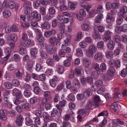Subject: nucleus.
I'll use <instances>...</instances> for the list:
<instances>
[{"instance_id":"obj_1","label":"nucleus","mask_w":127,"mask_h":127,"mask_svg":"<svg viewBox=\"0 0 127 127\" xmlns=\"http://www.w3.org/2000/svg\"><path fill=\"white\" fill-rule=\"evenodd\" d=\"M61 48L62 49L59 53V55L61 57H65L67 53L70 51V49L69 47H66L65 45H62Z\"/></svg>"},{"instance_id":"obj_2","label":"nucleus","mask_w":127,"mask_h":127,"mask_svg":"<svg viewBox=\"0 0 127 127\" xmlns=\"http://www.w3.org/2000/svg\"><path fill=\"white\" fill-rule=\"evenodd\" d=\"M31 3L29 1H26L23 4V7L25 8L24 12L26 15L30 14L31 11Z\"/></svg>"},{"instance_id":"obj_3","label":"nucleus","mask_w":127,"mask_h":127,"mask_svg":"<svg viewBox=\"0 0 127 127\" xmlns=\"http://www.w3.org/2000/svg\"><path fill=\"white\" fill-rule=\"evenodd\" d=\"M28 20H32L35 19L36 21H38L41 19V15L40 14H38L37 12H32L31 14V16L28 17Z\"/></svg>"},{"instance_id":"obj_4","label":"nucleus","mask_w":127,"mask_h":127,"mask_svg":"<svg viewBox=\"0 0 127 127\" xmlns=\"http://www.w3.org/2000/svg\"><path fill=\"white\" fill-rule=\"evenodd\" d=\"M46 50L48 53L53 54L56 51L55 47L53 45H49L47 46Z\"/></svg>"},{"instance_id":"obj_5","label":"nucleus","mask_w":127,"mask_h":127,"mask_svg":"<svg viewBox=\"0 0 127 127\" xmlns=\"http://www.w3.org/2000/svg\"><path fill=\"white\" fill-rule=\"evenodd\" d=\"M127 12V7L126 6L120 7V11L118 13V16L120 17H123L124 14Z\"/></svg>"},{"instance_id":"obj_6","label":"nucleus","mask_w":127,"mask_h":127,"mask_svg":"<svg viewBox=\"0 0 127 127\" xmlns=\"http://www.w3.org/2000/svg\"><path fill=\"white\" fill-rule=\"evenodd\" d=\"M50 43L53 44L54 45L57 46L60 43L59 41H58L56 37H50L49 39Z\"/></svg>"},{"instance_id":"obj_7","label":"nucleus","mask_w":127,"mask_h":127,"mask_svg":"<svg viewBox=\"0 0 127 127\" xmlns=\"http://www.w3.org/2000/svg\"><path fill=\"white\" fill-rule=\"evenodd\" d=\"M92 105L96 106H99L100 105V104L97 102H93V101L92 102L89 101L86 105V108L87 109H89L91 108Z\"/></svg>"},{"instance_id":"obj_8","label":"nucleus","mask_w":127,"mask_h":127,"mask_svg":"<svg viewBox=\"0 0 127 127\" xmlns=\"http://www.w3.org/2000/svg\"><path fill=\"white\" fill-rule=\"evenodd\" d=\"M110 64V66L107 71L108 75H110L111 77H112L114 75V73L115 72V70L114 67L113 66V63L111 62L109 63Z\"/></svg>"},{"instance_id":"obj_9","label":"nucleus","mask_w":127,"mask_h":127,"mask_svg":"<svg viewBox=\"0 0 127 127\" xmlns=\"http://www.w3.org/2000/svg\"><path fill=\"white\" fill-rule=\"evenodd\" d=\"M66 102V101L63 100L59 102V104H57L56 107L58 110L61 111H62L63 107L65 106Z\"/></svg>"},{"instance_id":"obj_10","label":"nucleus","mask_w":127,"mask_h":127,"mask_svg":"<svg viewBox=\"0 0 127 127\" xmlns=\"http://www.w3.org/2000/svg\"><path fill=\"white\" fill-rule=\"evenodd\" d=\"M56 31L54 29H52L49 31L46 32L44 33L45 37H49L51 35H54L56 33Z\"/></svg>"},{"instance_id":"obj_11","label":"nucleus","mask_w":127,"mask_h":127,"mask_svg":"<svg viewBox=\"0 0 127 127\" xmlns=\"http://www.w3.org/2000/svg\"><path fill=\"white\" fill-rule=\"evenodd\" d=\"M115 42L112 40L110 41L107 44V48L110 50H113L114 47Z\"/></svg>"},{"instance_id":"obj_12","label":"nucleus","mask_w":127,"mask_h":127,"mask_svg":"<svg viewBox=\"0 0 127 127\" xmlns=\"http://www.w3.org/2000/svg\"><path fill=\"white\" fill-rule=\"evenodd\" d=\"M30 53L32 58V59L36 58V54L37 53L36 49L35 48H32L31 49Z\"/></svg>"},{"instance_id":"obj_13","label":"nucleus","mask_w":127,"mask_h":127,"mask_svg":"<svg viewBox=\"0 0 127 127\" xmlns=\"http://www.w3.org/2000/svg\"><path fill=\"white\" fill-rule=\"evenodd\" d=\"M57 78L56 76H54L53 77V78L49 81L50 86L53 87H55L57 83Z\"/></svg>"},{"instance_id":"obj_14","label":"nucleus","mask_w":127,"mask_h":127,"mask_svg":"<svg viewBox=\"0 0 127 127\" xmlns=\"http://www.w3.org/2000/svg\"><path fill=\"white\" fill-rule=\"evenodd\" d=\"M120 106V105L117 104L116 102H114L111 106L110 108L115 112H117L119 110V107Z\"/></svg>"},{"instance_id":"obj_15","label":"nucleus","mask_w":127,"mask_h":127,"mask_svg":"<svg viewBox=\"0 0 127 127\" xmlns=\"http://www.w3.org/2000/svg\"><path fill=\"white\" fill-rule=\"evenodd\" d=\"M102 58V53H100L97 52L95 55V59L97 60L100 61L101 60Z\"/></svg>"},{"instance_id":"obj_16","label":"nucleus","mask_w":127,"mask_h":127,"mask_svg":"<svg viewBox=\"0 0 127 127\" xmlns=\"http://www.w3.org/2000/svg\"><path fill=\"white\" fill-rule=\"evenodd\" d=\"M25 124L28 126H31L32 125V119L29 117L25 118Z\"/></svg>"},{"instance_id":"obj_17","label":"nucleus","mask_w":127,"mask_h":127,"mask_svg":"<svg viewBox=\"0 0 127 127\" xmlns=\"http://www.w3.org/2000/svg\"><path fill=\"white\" fill-rule=\"evenodd\" d=\"M83 65L85 67H89L91 64L90 60L87 58L83 59Z\"/></svg>"},{"instance_id":"obj_18","label":"nucleus","mask_w":127,"mask_h":127,"mask_svg":"<svg viewBox=\"0 0 127 127\" xmlns=\"http://www.w3.org/2000/svg\"><path fill=\"white\" fill-rule=\"evenodd\" d=\"M73 85L75 88H79L80 87V84L78 80L76 79H74L73 81Z\"/></svg>"},{"instance_id":"obj_19","label":"nucleus","mask_w":127,"mask_h":127,"mask_svg":"<svg viewBox=\"0 0 127 127\" xmlns=\"http://www.w3.org/2000/svg\"><path fill=\"white\" fill-rule=\"evenodd\" d=\"M43 116L44 119H46L48 122L50 121L51 120V118L47 113L44 112L43 114Z\"/></svg>"},{"instance_id":"obj_20","label":"nucleus","mask_w":127,"mask_h":127,"mask_svg":"<svg viewBox=\"0 0 127 127\" xmlns=\"http://www.w3.org/2000/svg\"><path fill=\"white\" fill-rule=\"evenodd\" d=\"M114 55L113 52L111 51H108L105 52V56L108 58L110 59L113 57Z\"/></svg>"},{"instance_id":"obj_21","label":"nucleus","mask_w":127,"mask_h":127,"mask_svg":"<svg viewBox=\"0 0 127 127\" xmlns=\"http://www.w3.org/2000/svg\"><path fill=\"white\" fill-rule=\"evenodd\" d=\"M11 15L10 12L7 10H4L3 13V16L5 18H7L9 17Z\"/></svg>"},{"instance_id":"obj_22","label":"nucleus","mask_w":127,"mask_h":127,"mask_svg":"<svg viewBox=\"0 0 127 127\" xmlns=\"http://www.w3.org/2000/svg\"><path fill=\"white\" fill-rule=\"evenodd\" d=\"M23 94L24 95L27 97H30L32 95L31 91L28 89L25 90Z\"/></svg>"},{"instance_id":"obj_23","label":"nucleus","mask_w":127,"mask_h":127,"mask_svg":"<svg viewBox=\"0 0 127 127\" xmlns=\"http://www.w3.org/2000/svg\"><path fill=\"white\" fill-rule=\"evenodd\" d=\"M77 4L75 2H70L68 4V6L70 8L72 9H74L77 6Z\"/></svg>"},{"instance_id":"obj_24","label":"nucleus","mask_w":127,"mask_h":127,"mask_svg":"<svg viewBox=\"0 0 127 127\" xmlns=\"http://www.w3.org/2000/svg\"><path fill=\"white\" fill-rule=\"evenodd\" d=\"M41 26L42 28L47 29L50 28V25L48 22H45L41 25Z\"/></svg>"},{"instance_id":"obj_25","label":"nucleus","mask_w":127,"mask_h":127,"mask_svg":"<svg viewBox=\"0 0 127 127\" xmlns=\"http://www.w3.org/2000/svg\"><path fill=\"white\" fill-rule=\"evenodd\" d=\"M89 79V78L88 77H87L86 78L82 77L81 79V82L82 85H84L86 84L87 82H88Z\"/></svg>"},{"instance_id":"obj_26","label":"nucleus","mask_w":127,"mask_h":127,"mask_svg":"<svg viewBox=\"0 0 127 127\" xmlns=\"http://www.w3.org/2000/svg\"><path fill=\"white\" fill-rule=\"evenodd\" d=\"M106 18V21L108 23H110L114 20V18L112 16L110 15L109 14H107Z\"/></svg>"},{"instance_id":"obj_27","label":"nucleus","mask_w":127,"mask_h":127,"mask_svg":"<svg viewBox=\"0 0 127 127\" xmlns=\"http://www.w3.org/2000/svg\"><path fill=\"white\" fill-rule=\"evenodd\" d=\"M82 69L78 68H76L75 69L74 72L75 74L77 75L80 76L82 75Z\"/></svg>"},{"instance_id":"obj_28","label":"nucleus","mask_w":127,"mask_h":127,"mask_svg":"<svg viewBox=\"0 0 127 127\" xmlns=\"http://www.w3.org/2000/svg\"><path fill=\"white\" fill-rule=\"evenodd\" d=\"M93 37L95 39H100V34H99L98 32L97 31H95L94 34L93 35Z\"/></svg>"},{"instance_id":"obj_29","label":"nucleus","mask_w":127,"mask_h":127,"mask_svg":"<svg viewBox=\"0 0 127 127\" xmlns=\"http://www.w3.org/2000/svg\"><path fill=\"white\" fill-rule=\"evenodd\" d=\"M10 38L11 40L14 41H16L17 39V36L15 33H11L10 35Z\"/></svg>"},{"instance_id":"obj_30","label":"nucleus","mask_w":127,"mask_h":127,"mask_svg":"<svg viewBox=\"0 0 127 127\" xmlns=\"http://www.w3.org/2000/svg\"><path fill=\"white\" fill-rule=\"evenodd\" d=\"M13 85L15 87H17L20 84L19 81L16 79H13L12 81Z\"/></svg>"},{"instance_id":"obj_31","label":"nucleus","mask_w":127,"mask_h":127,"mask_svg":"<svg viewBox=\"0 0 127 127\" xmlns=\"http://www.w3.org/2000/svg\"><path fill=\"white\" fill-rule=\"evenodd\" d=\"M23 72V70L22 69H19L18 72L16 73V77L17 78H19L21 77L22 75Z\"/></svg>"},{"instance_id":"obj_32","label":"nucleus","mask_w":127,"mask_h":127,"mask_svg":"<svg viewBox=\"0 0 127 127\" xmlns=\"http://www.w3.org/2000/svg\"><path fill=\"white\" fill-rule=\"evenodd\" d=\"M40 55L41 58L42 59H45L47 57V55L43 51H40Z\"/></svg>"},{"instance_id":"obj_33","label":"nucleus","mask_w":127,"mask_h":127,"mask_svg":"<svg viewBox=\"0 0 127 127\" xmlns=\"http://www.w3.org/2000/svg\"><path fill=\"white\" fill-rule=\"evenodd\" d=\"M91 91L90 89H87L84 92V95L86 97H88L91 95Z\"/></svg>"},{"instance_id":"obj_34","label":"nucleus","mask_w":127,"mask_h":127,"mask_svg":"<svg viewBox=\"0 0 127 127\" xmlns=\"http://www.w3.org/2000/svg\"><path fill=\"white\" fill-rule=\"evenodd\" d=\"M97 50V48L96 47L93 45L90 46L89 48V50L91 52H93V53H95Z\"/></svg>"},{"instance_id":"obj_35","label":"nucleus","mask_w":127,"mask_h":127,"mask_svg":"<svg viewBox=\"0 0 127 127\" xmlns=\"http://www.w3.org/2000/svg\"><path fill=\"white\" fill-rule=\"evenodd\" d=\"M108 75V74H104L101 77L102 79L105 81H107L109 80L110 78Z\"/></svg>"},{"instance_id":"obj_36","label":"nucleus","mask_w":127,"mask_h":127,"mask_svg":"<svg viewBox=\"0 0 127 127\" xmlns=\"http://www.w3.org/2000/svg\"><path fill=\"white\" fill-rule=\"evenodd\" d=\"M89 28V25L87 24H84L82 26V29L84 31H87Z\"/></svg>"},{"instance_id":"obj_37","label":"nucleus","mask_w":127,"mask_h":127,"mask_svg":"<svg viewBox=\"0 0 127 127\" xmlns=\"http://www.w3.org/2000/svg\"><path fill=\"white\" fill-rule=\"evenodd\" d=\"M46 63L48 65L51 66H52L54 64L52 59L50 58L47 59L46 60Z\"/></svg>"},{"instance_id":"obj_38","label":"nucleus","mask_w":127,"mask_h":127,"mask_svg":"<svg viewBox=\"0 0 127 127\" xmlns=\"http://www.w3.org/2000/svg\"><path fill=\"white\" fill-rule=\"evenodd\" d=\"M8 7L11 9H12L15 7V4L14 1H9L8 3Z\"/></svg>"},{"instance_id":"obj_39","label":"nucleus","mask_w":127,"mask_h":127,"mask_svg":"<svg viewBox=\"0 0 127 127\" xmlns=\"http://www.w3.org/2000/svg\"><path fill=\"white\" fill-rule=\"evenodd\" d=\"M113 64L116 68H119L121 66L120 61L118 60L115 61L113 63Z\"/></svg>"},{"instance_id":"obj_40","label":"nucleus","mask_w":127,"mask_h":127,"mask_svg":"<svg viewBox=\"0 0 127 127\" xmlns=\"http://www.w3.org/2000/svg\"><path fill=\"white\" fill-rule=\"evenodd\" d=\"M106 64L103 63H102L100 66V70L102 72L106 70Z\"/></svg>"},{"instance_id":"obj_41","label":"nucleus","mask_w":127,"mask_h":127,"mask_svg":"<svg viewBox=\"0 0 127 127\" xmlns=\"http://www.w3.org/2000/svg\"><path fill=\"white\" fill-rule=\"evenodd\" d=\"M23 109L27 110L30 107V105L28 103H26L21 105Z\"/></svg>"},{"instance_id":"obj_42","label":"nucleus","mask_w":127,"mask_h":127,"mask_svg":"<svg viewBox=\"0 0 127 127\" xmlns=\"http://www.w3.org/2000/svg\"><path fill=\"white\" fill-rule=\"evenodd\" d=\"M4 85L5 86V88L7 89H10L11 88L12 85L10 83L7 82L5 83Z\"/></svg>"},{"instance_id":"obj_43","label":"nucleus","mask_w":127,"mask_h":127,"mask_svg":"<svg viewBox=\"0 0 127 127\" xmlns=\"http://www.w3.org/2000/svg\"><path fill=\"white\" fill-rule=\"evenodd\" d=\"M50 94V92L49 91L45 92L44 93V96L45 97V98L50 99L51 98Z\"/></svg>"},{"instance_id":"obj_44","label":"nucleus","mask_w":127,"mask_h":127,"mask_svg":"<svg viewBox=\"0 0 127 127\" xmlns=\"http://www.w3.org/2000/svg\"><path fill=\"white\" fill-rule=\"evenodd\" d=\"M92 76L93 79H97L98 77V73L96 71L93 72L92 74Z\"/></svg>"},{"instance_id":"obj_45","label":"nucleus","mask_w":127,"mask_h":127,"mask_svg":"<svg viewBox=\"0 0 127 127\" xmlns=\"http://www.w3.org/2000/svg\"><path fill=\"white\" fill-rule=\"evenodd\" d=\"M57 113L58 111L57 109L55 108H53L52 111L51 116L52 117H54L56 116Z\"/></svg>"},{"instance_id":"obj_46","label":"nucleus","mask_w":127,"mask_h":127,"mask_svg":"<svg viewBox=\"0 0 127 127\" xmlns=\"http://www.w3.org/2000/svg\"><path fill=\"white\" fill-rule=\"evenodd\" d=\"M37 101V100L36 98L33 97L30 98L29 102L31 104H33L36 102Z\"/></svg>"},{"instance_id":"obj_47","label":"nucleus","mask_w":127,"mask_h":127,"mask_svg":"<svg viewBox=\"0 0 127 127\" xmlns=\"http://www.w3.org/2000/svg\"><path fill=\"white\" fill-rule=\"evenodd\" d=\"M76 53L79 56H82L83 55V51L80 48L77 49L76 51Z\"/></svg>"},{"instance_id":"obj_48","label":"nucleus","mask_w":127,"mask_h":127,"mask_svg":"<svg viewBox=\"0 0 127 127\" xmlns=\"http://www.w3.org/2000/svg\"><path fill=\"white\" fill-rule=\"evenodd\" d=\"M57 69L58 71L60 74H62L63 72L64 68L61 65L58 66Z\"/></svg>"},{"instance_id":"obj_49","label":"nucleus","mask_w":127,"mask_h":127,"mask_svg":"<svg viewBox=\"0 0 127 127\" xmlns=\"http://www.w3.org/2000/svg\"><path fill=\"white\" fill-rule=\"evenodd\" d=\"M97 13V11L96 10L94 9L91 10L89 13V16L92 17L94 16V14H96Z\"/></svg>"},{"instance_id":"obj_50","label":"nucleus","mask_w":127,"mask_h":127,"mask_svg":"<svg viewBox=\"0 0 127 127\" xmlns=\"http://www.w3.org/2000/svg\"><path fill=\"white\" fill-rule=\"evenodd\" d=\"M32 43V42L31 40L29 39L26 40L25 43L27 47H29L31 45Z\"/></svg>"},{"instance_id":"obj_51","label":"nucleus","mask_w":127,"mask_h":127,"mask_svg":"<svg viewBox=\"0 0 127 127\" xmlns=\"http://www.w3.org/2000/svg\"><path fill=\"white\" fill-rule=\"evenodd\" d=\"M40 13L42 15H45L46 13L45 8L44 7L41 6L40 8Z\"/></svg>"},{"instance_id":"obj_52","label":"nucleus","mask_w":127,"mask_h":127,"mask_svg":"<svg viewBox=\"0 0 127 127\" xmlns=\"http://www.w3.org/2000/svg\"><path fill=\"white\" fill-rule=\"evenodd\" d=\"M7 112L6 110L2 109L0 110V115L1 116H5L7 115Z\"/></svg>"},{"instance_id":"obj_53","label":"nucleus","mask_w":127,"mask_h":127,"mask_svg":"<svg viewBox=\"0 0 127 127\" xmlns=\"http://www.w3.org/2000/svg\"><path fill=\"white\" fill-rule=\"evenodd\" d=\"M64 65L65 67H68L70 65V62L69 60L68 59L65 60L64 62Z\"/></svg>"},{"instance_id":"obj_54","label":"nucleus","mask_w":127,"mask_h":127,"mask_svg":"<svg viewBox=\"0 0 127 127\" xmlns=\"http://www.w3.org/2000/svg\"><path fill=\"white\" fill-rule=\"evenodd\" d=\"M23 108L21 106L18 105L16 106V110L17 112L19 113H21L23 110Z\"/></svg>"},{"instance_id":"obj_55","label":"nucleus","mask_w":127,"mask_h":127,"mask_svg":"<svg viewBox=\"0 0 127 127\" xmlns=\"http://www.w3.org/2000/svg\"><path fill=\"white\" fill-rule=\"evenodd\" d=\"M11 49L9 47H7L6 48L5 50V52L8 53L9 54L6 56L4 58H5L6 59H7L10 56V55L9 54L11 52Z\"/></svg>"},{"instance_id":"obj_56","label":"nucleus","mask_w":127,"mask_h":127,"mask_svg":"<svg viewBox=\"0 0 127 127\" xmlns=\"http://www.w3.org/2000/svg\"><path fill=\"white\" fill-rule=\"evenodd\" d=\"M8 2L6 0L4 1L2 3V7L4 9H5L7 7H8Z\"/></svg>"},{"instance_id":"obj_57","label":"nucleus","mask_w":127,"mask_h":127,"mask_svg":"<svg viewBox=\"0 0 127 127\" xmlns=\"http://www.w3.org/2000/svg\"><path fill=\"white\" fill-rule=\"evenodd\" d=\"M42 36V35L39 36L37 37L38 41L39 42H42L45 40L44 37Z\"/></svg>"},{"instance_id":"obj_58","label":"nucleus","mask_w":127,"mask_h":127,"mask_svg":"<svg viewBox=\"0 0 127 127\" xmlns=\"http://www.w3.org/2000/svg\"><path fill=\"white\" fill-rule=\"evenodd\" d=\"M86 53V55L88 57H92L93 56V53L91 52L89 50H87Z\"/></svg>"},{"instance_id":"obj_59","label":"nucleus","mask_w":127,"mask_h":127,"mask_svg":"<svg viewBox=\"0 0 127 127\" xmlns=\"http://www.w3.org/2000/svg\"><path fill=\"white\" fill-rule=\"evenodd\" d=\"M79 14L81 16L85 17L86 15L85 10L83 9H81L79 11Z\"/></svg>"},{"instance_id":"obj_60","label":"nucleus","mask_w":127,"mask_h":127,"mask_svg":"<svg viewBox=\"0 0 127 127\" xmlns=\"http://www.w3.org/2000/svg\"><path fill=\"white\" fill-rule=\"evenodd\" d=\"M35 114L38 117L40 118L42 117V112L40 110H36L35 111Z\"/></svg>"},{"instance_id":"obj_61","label":"nucleus","mask_w":127,"mask_h":127,"mask_svg":"<svg viewBox=\"0 0 127 127\" xmlns=\"http://www.w3.org/2000/svg\"><path fill=\"white\" fill-rule=\"evenodd\" d=\"M48 10L50 13L52 15H53L55 13V11L54 8L53 7H50Z\"/></svg>"},{"instance_id":"obj_62","label":"nucleus","mask_w":127,"mask_h":127,"mask_svg":"<svg viewBox=\"0 0 127 127\" xmlns=\"http://www.w3.org/2000/svg\"><path fill=\"white\" fill-rule=\"evenodd\" d=\"M107 122V120L106 118H104L103 120L101 122V124L99 126V127H104Z\"/></svg>"},{"instance_id":"obj_63","label":"nucleus","mask_w":127,"mask_h":127,"mask_svg":"<svg viewBox=\"0 0 127 127\" xmlns=\"http://www.w3.org/2000/svg\"><path fill=\"white\" fill-rule=\"evenodd\" d=\"M127 73V70L126 69H124L121 71V75L122 77H125Z\"/></svg>"},{"instance_id":"obj_64","label":"nucleus","mask_w":127,"mask_h":127,"mask_svg":"<svg viewBox=\"0 0 127 127\" xmlns=\"http://www.w3.org/2000/svg\"><path fill=\"white\" fill-rule=\"evenodd\" d=\"M11 28L9 26H7L5 29V31L7 33H9L11 32Z\"/></svg>"}]
</instances>
